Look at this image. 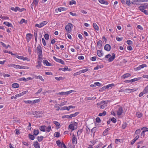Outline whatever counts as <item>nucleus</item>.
I'll list each match as a JSON object with an SVG mask.
<instances>
[{
    "label": "nucleus",
    "instance_id": "nucleus-11",
    "mask_svg": "<svg viewBox=\"0 0 148 148\" xmlns=\"http://www.w3.org/2000/svg\"><path fill=\"white\" fill-rule=\"evenodd\" d=\"M33 145L35 148H40V144L37 141L34 142Z\"/></svg>",
    "mask_w": 148,
    "mask_h": 148
},
{
    "label": "nucleus",
    "instance_id": "nucleus-54",
    "mask_svg": "<svg viewBox=\"0 0 148 148\" xmlns=\"http://www.w3.org/2000/svg\"><path fill=\"white\" fill-rule=\"evenodd\" d=\"M36 79H40L41 81H44V80L42 78V77L41 76L39 75L38 76H36Z\"/></svg>",
    "mask_w": 148,
    "mask_h": 148
},
{
    "label": "nucleus",
    "instance_id": "nucleus-43",
    "mask_svg": "<svg viewBox=\"0 0 148 148\" xmlns=\"http://www.w3.org/2000/svg\"><path fill=\"white\" fill-rule=\"evenodd\" d=\"M142 114L139 112H138L136 113V115L137 117L140 118L142 116Z\"/></svg>",
    "mask_w": 148,
    "mask_h": 148
},
{
    "label": "nucleus",
    "instance_id": "nucleus-37",
    "mask_svg": "<svg viewBox=\"0 0 148 148\" xmlns=\"http://www.w3.org/2000/svg\"><path fill=\"white\" fill-rule=\"evenodd\" d=\"M56 143L58 146L60 147L62 146V144L60 140H57L56 141Z\"/></svg>",
    "mask_w": 148,
    "mask_h": 148
},
{
    "label": "nucleus",
    "instance_id": "nucleus-62",
    "mask_svg": "<svg viewBox=\"0 0 148 148\" xmlns=\"http://www.w3.org/2000/svg\"><path fill=\"white\" fill-rule=\"evenodd\" d=\"M126 42L128 45H130L132 43V42L130 40H127V41Z\"/></svg>",
    "mask_w": 148,
    "mask_h": 148
},
{
    "label": "nucleus",
    "instance_id": "nucleus-61",
    "mask_svg": "<svg viewBox=\"0 0 148 148\" xmlns=\"http://www.w3.org/2000/svg\"><path fill=\"white\" fill-rule=\"evenodd\" d=\"M116 39L117 41H121L123 40V38L121 37L120 38L117 36L116 37Z\"/></svg>",
    "mask_w": 148,
    "mask_h": 148
},
{
    "label": "nucleus",
    "instance_id": "nucleus-47",
    "mask_svg": "<svg viewBox=\"0 0 148 148\" xmlns=\"http://www.w3.org/2000/svg\"><path fill=\"white\" fill-rule=\"evenodd\" d=\"M55 78L57 81H60V80H62L63 79V77H55Z\"/></svg>",
    "mask_w": 148,
    "mask_h": 148
},
{
    "label": "nucleus",
    "instance_id": "nucleus-63",
    "mask_svg": "<svg viewBox=\"0 0 148 148\" xmlns=\"http://www.w3.org/2000/svg\"><path fill=\"white\" fill-rule=\"evenodd\" d=\"M126 3L128 6H130L131 4L130 0H126Z\"/></svg>",
    "mask_w": 148,
    "mask_h": 148
},
{
    "label": "nucleus",
    "instance_id": "nucleus-56",
    "mask_svg": "<svg viewBox=\"0 0 148 148\" xmlns=\"http://www.w3.org/2000/svg\"><path fill=\"white\" fill-rule=\"evenodd\" d=\"M69 4L71 5L73 4H76V2L75 1L71 0V1H70Z\"/></svg>",
    "mask_w": 148,
    "mask_h": 148
},
{
    "label": "nucleus",
    "instance_id": "nucleus-34",
    "mask_svg": "<svg viewBox=\"0 0 148 148\" xmlns=\"http://www.w3.org/2000/svg\"><path fill=\"white\" fill-rule=\"evenodd\" d=\"M53 123L54 124H55L56 126L58 127L59 128L60 127V124L58 122L55 121H53Z\"/></svg>",
    "mask_w": 148,
    "mask_h": 148
},
{
    "label": "nucleus",
    "instance_id": "nucleus-40",
    "mask_svg": "<svg viewBox=\"0 0 148 148\" xmlns=\"http://www.w3.org/2000/svg\"><path fill=\"white\" fill-rule=\"evenodd\" d=\"M44 137L43 136H38L37 138V140H38L39 141V142H41V141L43 138Z\"/></svg>",
    "mask_w": 148,
    "mask_h": 148
},
{
    "label": "nucleus",
    "instance_id": "nucleus-16",
    "mask_svg": "<svg viewBox=\"0 0 148 148\" xmlns=\"http://www.w3.org/2000/svg\"><path fill=\"white\" fill-rule=\"evenodd\" d=\"M3 24L8 27H13V26L12 24L8 22H4L3 23Z\"/></svg>",
    "mask_w": 148,
    "mask_h": 148
},
{
    "label": "nucleus",
    "instance_id": "nucleus-31",
    "mask_svg": "<svg viewBox=\"0 0 148 148\" xmlns=\"http://www.w3.org/2000/svg\"><path fill=\"white\" fill-rule=\"evenodd\" d=\"M10 9L14 11L15 12H16L18 10V9H19V7H16L15 8L14 7H11Z\"/></svg>",
    "mask_w": 148,
    "mask_h": 148
},
{
    "label": "nucleus",
    "instance_id": "nucleus-41",
    "mask_svg": "<svg viewBox=\"0 0 148 148\" xmlns=\"http://www.w3.org/2000/svg\"><path fill=\"white\" fill-rule=\"evenodd\" d=\"M51 129V127L50 125H49L48 127L47 128H45V131L47 132H49L50 131Z\"/></svg>",
    "mask_w": 148,
    "mask_h": 148
},
{
    "label": "nucleus",
    "instance_id": "nucleus-21",
    "mask_svg": "<svg viewBox=\"0 0 148 148\" xmlns=\"http://www.w3.org/2000/svg\"><path fill=\"white\" fill-rule=\"evenodd\" d=\"M93 27L96 30H99V27L96 23H93Z\"/></svg>",
    "mask_w": 148,
    "mask_h": 148
},
{
    "label": "nucleus",
    "instance_id": "nucleus-29",
    "mask_svg": "<svg viewBox=\"0 0 148 148\" xmlns=\"http://www.w3.org/2000/svg\"><path fill=\"white\" fill-rule=\"evenodd\" d=\"M136 90L134 88L132 89L127 88L125 89V91L126 92H127L128 90L130 91V92H131L132 91H134Z\"/></svg>",
    "mask_w": 148,
    "mask_h": 148
},
{
    "label": "nucleus",
    "instance_id": "nucleus-39",
    "mask_svg": "<svg viewBox=\"0 0 148 148\" xmlns=\"http://www.w3.org/2000/svg\"><path fill=\"white\" fill-rule=\"evenodd\" d=\"M145 94L148 92V85L146 87L143 91Z\"/></svg>",
    "mask_w": 148,
    "mask_h": 148
},
{
    "label": "nucleus",
    "instance_id": "nucleus-51",
    "mask_svg": "<svg viewBox=\"0 0 148 148\" xmlns=\"http://www.w3.org/2000/svg\"><path fill=\"white\" fill-rule=\"evenodd\" d=\"M44 37L46 40H48L49 39V36L48 34H46L44 36Z\"/></svg>",
    "mask_w": 148,
    "mask_h": 148
},
{
    "label": "nucleus",
    "instance_id": "nucleus-57",
    "mask_svg": "<svg viewBox=\"0 0 148 148\" xmlns=\"http://www.w3.org/2000/svg\"><path fill=\"white\" fill-rule=\"evenodd\" d=\"M23 60H26L27 61H29L30 60L27 57H24L23 56H22V59Z\"/></svg>",
    "mask_w": 148,
    "mask_h": 148
},
{
    "label": "nucleus",
    "instance_id": "nucleus-22",
    "mask_svg": "<svg viewBox=\"0 0 148 148\" xmlns=\"http://www.w3.org/2000/svg\"><path fill=\"white\" fill-rule=\"evenodd\" d=\"M39 131L38 130H34V135L36 136L39 133Z\"/></svg>",
    "mask_w": 148,
    "mask_h": 148
},
{
    "label": "nucleus",
    "instance_id": "nucleus-52",
    "mask_svg": "<svg viewBox=\"0 0 148 148\" xmlns=\"http://www.w3.org/2000/svg\"><path fill=\"white\" fill-rule=\"evenodd\" d=\"M27 22V21H25V19H22L20 21V23L21 24H22L23 23H26Z\"/></svg>",
    "mask_w": 148,
    "mask_h": 148
},
{
    "label": "nucleus",
    "instance_id": "nucleus-7",
    "mask_svg": "<svg viewBox=\"0 0 148 148\" xmlns=\"http://www.w3.org/2000/svg\"><path fill=\"white\" fill-rule=\"evenodd\" d=\"M123 112V108L122 107H121L119 108L117 111V114L119 116H120L122 114Z\"/></svg>",
    "mask_w": 148,
    "mask_h": 148
},
{
    "label": "nucleus",
    "instance_id": "nucleus-23",
    "mask_svg": "<svg viewBox=\"0 0 148 148\" xmlns=\"http://www.w3.org/2000/svg\"><path fill=\"white\" fill-rule=\"evenodd\" d=\"M79 114V112H75L74 114H71V118L73 117H75L77 115Z\"/></svg>",
    "mask_w": 148,
    "mask_h": 148
},
{
    "label": "nucleus",
    "instance_id": "nucleus-35",
    "mask_svg": "<svg viewBox=\"0 0 148 148\" xmlns=\"http://www.w3.org/2000/svg\"><path fill=\"white\" fill-rule=\"evenodd\" d=\"M10 65L12 66L15 68L19 69L20 65H16L15 64H11Z\"/></svg>",
    "mask_w": 148,
    "mask_h": 148
},
{
    "label": "nucleus",
    "instance_id": "nucleus-32",
    "mask_svg": "<svg viewBox=\"0 0 148 148\" xmlns=\"http://www.w3.org/2000/svg\"><path fill=\"white\" fill-rule=\"evenodd\" d=\"M139 10L142 12H143L144 10H145L144 9L146 8L145 7V5L143 6H140L139 8Z\"/></svg>",
    "mask_w": 148,
    "mask_h": 148
},
{
    "label": "nucleus",
    "instance_id": "nucleus-18",
    "mask_svg": "<svg viewBox=\"0 0 148 148\" xmlns=\"http://www.w3.org/2000/svg\"><path fill=\"white\" fill-rule=\"evenodd\" d=\"M99 1L102 4H104L106 5H108V3L107 1H106L104 0H99Z\"/></svg>",
    "mask_w": 148,
    "mask_h": 148
},
{
    "label": "nucleus",
    "instance_id": "nucleus-38",
    "mask_svg": "<svg viewBox=\"0 0 148 148\" xmlns=\"http://www.w3.org/2000/svg\"><path fill=\"white\" fill-rule=\"evenodd\" d=\"M40 100V99H36L34 101H32V104H34L35 103H38V102H39Z\"/></svg>",
    "mask_w": 148,
    "mask_h": 148
},
{
    "label": "nucleus",
    "instance_id": "nucleus-6",
    "mask_svg": "<svg viewBox=\"0 0 148 148\" xmlns=\"http://www.w3.org/2000/svg\"><path fill=\"white\" fill-rule=\"evenodd\" d=\"M53 58L57 62H58L62 64H64V62L62 60H61V59H59L57 58L55 56H53Z\"/></svg>",
    "mask_w": 148,
    "mask_h": 148
},
{
    "label": "nucleus",
    "instance_id": "nucleus-48",
    "mask_svg": "<svg viewBox=\"0 0 148 148\" xmlns=\"http://www.w3.org/2000/svg\"><path fill=\"white\" fill-rule=\"evenodd\" d=\"M82 129L79 130H78L77 134V136H79L82 133Z\"/></svg>",
    "mask_w": 148,
    "mask_h": 148
},
{
    "label": "nucleus",
    "instance_id": "nucleus-4",
    "mask_svg": "<svg viewBox=\"0 0 148 148\" xmlns=\"http://www.w3.org/2000/svg\"><path fill=\"white\" fill-rule=\"evenodd\" d=\"M71 27H73V25L71 23H69L65 27V29L69 33L71 31Z\"/></svg>",
    "mask_w": 148,
    "mask_h": 148
},
{
    "label": "nucleus",
    "instance_id": "nucleus-42",
    "mask_svg": "<svg viewBox=\"0 0 148 148\" xmlns=\"http://www.w3.org/2000/svg\"><path fill=\"white\" fill-rule=\"evenodd\" d=\"M29 67L28 66H20L19 69H28Z\"/></svg>",
    "mask_w": 148,
    "mask_h": 148
},
{
    "label": "nucleus",
    "instance_id": "nucleus-64",
    "mask_svg": "<svg viewBox=\"0 0 148 148\" xmlns=\"http://www.w3.org/2000/svg\"><path fill=\"white\" fill-rule=\"evenodd\" d=\"M96 121L98 123H100L101 122V120L98 117H97L96 118Z\"/></svg>",
    "mask_w": 148,
    "mask_h": 148
},
{
    "label": "nucleus",
    "instance_id": "nucleus-9",
    "mask_svg": "<svg viewBox=\"0 0 148 148\" xmlns=\"http://www.w3.org/2000/svg\"><path fill=\"white\" fill-rule=\"evenodd\" d=\"M42 62L45 65L48 66H50L51 65V64L49 62H48L46 60H44Z\"/></svg>",
    "mask_w": 148,
    "mask_h": 148
},
{
    "label": "nucleus",
    "instance_id": "nucleus-13",
    "mask_svg": "<svg viewBox=\"0 0 148 148\" xmlns=\"http://www.w3.org/2000/svg\"><path fill=\"white\" fill-rule=\"evenodd\" d=\"M131 75L130 73H127L122 76L121 78L123 79H124L126 78L130 77Z\"/></svg>",
    "mask_w": 148,
    "mask_h": 148
},
{
    "label": "nucleus",
    "instance_id": "nucleus-25",
    "mask_svg": "<svg viewBox=\"0 0 148 148\" xmlns=\"http://www.w3.org/2000/svg\"><path fill=\"white\" fill-rule=\"evenodd\" d=\"M102 45V42L101 40L99 41L97 43V45L98 47H101Z\"/></svg>",
    "mask_w": 148,
    "mask_h": 148
},
{
    "label": "nucleus",
    "instance_id": "nucleus-44",
    "mask_svg": "<svg viewBox=\"0 0 148 148\" xmlns=\"http://www.w3.org/2000/svg\"><path fill=\"white\" fill-rule=\"evenodd\" d=\"M147 1L146 0H133V1L134 2H143L144 1Z\"/></svg>",
    "mask_w": 148,
    "mask_h": 148
},
{
    "label": "nucleus",
    "instance_id": "nucleus-14",
    "mask_svg": "<svg viewBox=\"0 0 148 148\" xmlns=\"http://www.w3.org/2000/svg\"><path fill=\"white\" fill-rule=\"evenodd\" d=\"M97 55L99 57H101L103 56V53L102 51L101 50H98L97 51Z\"/></svg>",
    "mask_w": 148,
    "mask_h": 148
},
{
    "label": "nucleus",
    "instance_id": "nucleus-50",
    "mask_svg": "<svg viewBox=\"0 0 148 148\" xmlns=\"http://www.w3.org/2000/svg\"><path fill=\"white\" fill-rule=\"evenodd\" d=\"M56 94L57 95H66V92H61L57 93Z\"/></svg>",
    "mask_w": 148,
    "mask_h": 148
},
{
    "label": "nucleus",
    "instance_id": "nucleus-5",
    "mask_svg": "<svg viewBox=\"0 0 148 148\" xmlns=\"http://www.w3.org/2000/svg\"><path fill=\"white\" fill-rule=\"evenodd\" d=\"M32 114L33 115L35 116L37 118V117H40L41 116V114H42V112L41 111H34L32 113Z\"/></svg>",
    "mask_w": 148,
    "mask_h": 148
},
{
    "label": "nucleus",
    "instance_id": "nucleus-58",
    "mask_svg": "<svg viewBox=\"0 0 148 148\" xmlns=\"http://www.w3.org/2000/svg\"><path fill=\"white\" fill-rule=\"evenodd\" d=\"M141 130L140 129H138L136 130L135 132V134H139Z\"/></svg>",
    "mask_w": 148,
    "mask_h": 148
},
{
    "label": "nucleus",
    "instance_id": "nucleus-1",
    "mask_svg": "<svg viewBox=\"0 0 148 148\" xmlns=\"http://www.w3.org/2000/svg\"><path fill=\"white\" fill-rule=\"evenodd\" d=\"M37 53L38 55V58L41 59L42 58V47L39 44L37 47Z\"/></svg>",
    "mask_w": 148,
    "mask_h": 148
},
{
    "label": "nucleus",
    "instance_id": "nucleus-27",
    "mask_svg": "<svg viewBox=\"0 0 148 148\" xmlns=\"http://www.w3.org/2000/svg\"><path fill=\"white\" fill-rule=\"evenodd\" d=\"M47 23H48V22H47V21H44L40 23V25L41 26V27H42L44 26L45 25H46Z\"/></svg>",
    "mask_w": 148,
    "mask_h": 148
},
{
    "label": "nucleus",
    "instance_id": "nucleus-53",
    "mask_svg": "<svg viewBox=\"0 0 148 148\" xmlns=\"http://www.w3.org/2000/svg\"><path fill=\"white\" fill-rule=\"evenodd\" d=\"M141 130L145 132L148 131V128H147L143 127L142 128Z\"/></svg>",
    "mask_w": 148,
    "mask_h": 148
},
{
    "label": "nucleus",
    "instance_id": "nucleus-55",
    "mask_svg": "<svg viewBox=\"0 0 148 148\" xmlns=\"http://www.w3.org/2000/svg\"><path fill=\"white\" fill-rule=\"evenodd\" d=\"M75 92V91L74 90H71L67 91V92H66V95H67L70 94L71 92Z\"/></svg>",
    "mask_w": 148,
    "mask_h": 148
},
{
    "label": "nucleus",
    "instance_id": "nucleus-24",
    "mask_svg": "<svg viewBox=\"0 0 148 148\" xmlns=\"http://www.w3.org/2000/svg\"><path fill=\"white\" fill-rule=\"evenodd\" d=\"M67 9L65 8L61 7L58 8V10L59 12H61L62 11H64L66 10Z\"/></svg>",
    "mask_w": 148,
    "mask_h": 148
},
{
    "label": "nucleus",
    "instance_id": "nucleus-36",
    "mask_svg": "<svg viewBox=\"0 0 148 148\" xmlns=\"http://www.w3.org/2000/svg\"><path fill=\"white\" fill-rule=\"evenodd\" d=\"M29 139L32 140H34L35 138V137L33 135L30 134H29Z\"/></svg>",
    "mask_w": 148,
    "mask_h": 148
},
{
    "label": "nucleus",
    "instance_id": "nucleus-20",
    "mask_svg": "<svg viewBox=\"0 0 148 148\" xmlns=\"http://www.w3.org/2000/svg\"><path fill=\"white\" fill-rule=\"evenodd\" d=\"M46 126H41L40 128L39 129L40 130L42 131L45 132V128Z\"/></svg>",
    "mask_w": 148,
    "mask_h": 148
},
{
    "label": "nucleus",
    "instance_id": "nucleus-2",
    "mask_svg": "<svg viewBox=\"0 0 148 148\" xmlns=\"http://www.w3.org/2000/svg\"><path fill=\"white\" fill-rule=\"evenodd\" d=\"M115 57V56L114 53H113L112 54V56L110 54H108L106 56L105 58H108V60L111 62L113 60Z\"/></svg>",
    "mask_w": 148,
    "mask_h": 148
},
{
    "label": "nucleus",
    "instance_id": "nucleus-30",
    "mask_svg": "<svg viewBox=\"0 0 148 148\" xmlns=\"http://www.w3.org/2000/svg\"><path fill=\"white\" fill-rule=\"evenodd\" d=\"M68 69V68L67 66H66L64 68H59V71H65L67 70Z\"/></svg>",
    "mask_w": 148,
    "mask_h": 148
},
{
    "label": "nucleus",
    "instance_id": "nucleus-49",
    "mask_svg": "<svg viewBox=\"0 0 148 148\" xmlns=\"http://www.w3.org/2000/svg\"><path fill=\"white\" fill-rule=\"evenodd\" d=\"M140 79V78H135L134 79H131V82H135L136 81H138Z\"/></svg>",
    "mask_w": 148,
    "mask_h": 148
},
{
    "label": "nucleus",
    "instance_id": "nucleus-8",
    "mask_svg": "<svg viewBox=\"0 0 148 148\" xmlns=\"http://www.w3.org/2000/svg\"><path fill=\"white\" fill-rule=\"evenodd\" d=\"M104 49L105 50L107 51H109L110 50L111 46L109 45L106 44L105 46Z\"/></svg>",
    "mask_w": 148,
    "mask_h": 148
},
{
    "label": "nucleus",
    "instance_id": "nucleus-46",
    "mask_svg": "<svg viewBox=\"0 0 148 148\" xmlns=\"http://www.w3.org/2000/svg\"><path fill=\"white\" fill-rule=\"evenodd\" d=\"M90 69H83L80 71V72L81 73H83L84 72H87V71L89 70Z\"/></svg>",
    "mask_w": 148,
    "mask_h": 148
},
{
    "label": "nucleus",
    "instance_id": "nucleus-12",
    "mask_svg": "<svg viewBox=\"0 0 148 148\" xmlns=\"http://www.w3.org/2000/svg\"><path fill=\"white\" fill-rule=\"evenodd\" d=\"M32 34H27L26 35V39L27 42H29L32 38Z\"/></svg>",
    "mask_w": 148,
    "mask_h": 148
},
{
    "label": "nucleus",
    "instance_id": "nucleus-17",
    "mask_svg": "<svg viewBox=\"0 0 148 148\" xmlns=\"http://www.w3.org/2000/svg\"><path fill=\"white\" fill-rule=\"evenodd\" d=\"M110 129V128H108L106 129L103 132V136H106L107 135L108 131Z\"/></svg>",
    "mask_w": 148,
    "mask_h": 148
},
{
    "label": "nucleus",
    "instance_id": "nucleus-45",
    "mask_svg": "<svg viewBox=\"0 0 148 148\" xmlns=\"http://www.w3.org/2000/svg\"><path fill=\"white\" fill-rule=\"evenodd\" d=\"M23 102L27 104V103H32V101L30 100H27V101H25V100H24L23 101Z\"/></svg>",
    "mask_w": 148,
    "mask_h": 148
},
{
    "label": "nucleus",
    "instance_id": "nucleus-33",
    "mask_svg": "<svg viewBox=\"0 0 148 148\" xmlns=\"http://www.w3.org/2000/svg\"><path fill=\"white\" fill-rule=\"evenodd\" d=\"M114 84H108V85L105 86L106 89L109 88L110 87H112L114 86Z\"/></svg>",
    "mask_w": 148,
    "mask_h": 148
},
{
    "label": "nucleus",
    "instance_id": "nucleus-10",
    "mask_svg": "<svg viewBox=\"0 0 148 148\" xmlns=\"http://www.w3.org/2000/svg\"><path fill=\"white\" fill-rule=\"evenodd\" d=\"M77 139L76 138L75 136L73 134V139L72 140V142L73 144H76L77 143Z\"/></svg>",
    "mask_w": 148,
    "mask_h": 148
},
{
    "label": "nucleus",
    "instance_id": "nucleus-19",
    "mask_svg": "<svg viewBox=\"0 0 148 148\" xmlns=\"http://www.w3.org/2000/svg\"><path fill=\"white\" fill-rule=\"evenodd\" d=\"M12 87L14 88H18L19 87V85L17 83H14L12 85Z\"/></svg>",
    "mask_w": 148,
    "mask_h": 148
},
{
    "label": "nucleus",
    "instance_id": "nucleus-59",
    "mask_svg": "<svg viewBox=\"0 0 148 148\" xmlns=\"http://www.w3.org/2000/svg\"><path fill=\"white\" fill-rule=\"evenodd\" d=\"M0 43L3 46V47H5L6 49H7L8 48V47H7L6 45L3 42H1Z\"/></svg>",
    "mask_w": 148,
    "mask_h": 148
},
{
    "label": "nucleus",
    "instance_id": "nucleus-26",
    "mask_svg": "<svg viewBox=\"0 0 148 148\" xmlns=\"http://www.w3.org/2000/svg\"><path fill=\"white\" fill-rule=\"evenodd\" d=\"M106 114V111H104L102 113H100L99 114L98 116H104Z\"/></svg>",
    "mask_w": 148,
    "mask_h": 148
},
{
    "label": "nucleus",
    "instance_id": "nucleus-15",
    "mask_svg": "<svg viewBox=\"0 0 148 148\" xmlns=\"http://www.w3.org/2000/svg\"><path fill=\"white\" fill-rule=\"evenodd\" d=\"M40 60V61H38V65L36 66V67L38 69H39L40 68L41 65V61L42 60V58L41 59H39Z\"/></svg>",
    "mask_w": 148,
    "mask_h": 148
},
{
    "label": "nucleus",
    "instance_id": "nucleus-28",
    "mask_svg": "<svg viewBox=\"0 0 148 148\" xmlns=\"http://www.w3.org/2000/svg\"><path fill=\"white\" fill-rule=\"evenodd\" d=\"M69 127L72 130H74V125L73 124H71L69 125Z\"/></svg>",
    "mask_w": 148,
    "mask_h": 148
},
{
    "label": "nucleus",
    "instance_id": "nucleus-3",
    "mask_svg": "<svg viewBox=\"0 0 148 148\" xmlns=\"http://www.w3.org/2000/svg\"><path fill=\"white\" fill-rule=\"evenodd\" d=\"M97 105H100V108L101 109H103L107 106V103L104 101H102L99 103H97Z\"/></svg>",
    "mask_w": 148,
    "mask_h": 148
},
{
    "label": "nucleus",
    "instance_id": "nucleus-60",
    "mask_svg": "<svg viewBox=\"0 0 148 148\" xmlns=\"http://www.w3.org/2000/svg\"><path fill=\"white\" fill-rule=\"evenodd\" d=\"M111 121L113 123H115L116 122V119L114 117H112L111 119Z\"/></svg>",
    "mask_w": 148,
    "mask_h": 148
}]
</instances>
